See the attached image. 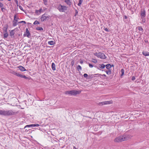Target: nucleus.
Segmentation results:
<instances>
[{
    "mask_svg": "<svg viewBox=\"0 0 149 149\" xmlns=\"http://www.w3.org/2000/svg\"><path fill=\"white\" fill-rule=\"evenodd\" d=\"M18 68L22 71H24L26 70L22 66H19Z\"/></svg>",
    "mask_w": 149,
    "mask_h": 149,
    "instance_id": "17",
    "label": "nucleus"
},
{
    "mask_svg": "<svg viewBox=\"0 0 149 149\" xmlns=\"http://www.w3.org/2000/svg\"><path fill=\"white\" fill-rule=\"evenodd\" d=\"M99 67L102 69H103L105 68V65L103 64H99Z\"/></svg>",
    "mask_w": 149,
    "mask_h": 149,
    "instance_id": "22",
    "label": "nucleus"
},
{
    "mask_svg": "<svg viewBox=\"0 0 149 149\" xmlns=\"http://www.w3.org/2000/svg\"><path fill=\"white\" fill-rule=\"evenodd\" d=\"M92 60V61L94 63H97V60L96 59L93 58Z\"/></svg>",
    "mask_w": 149,
    "mask_h": 149,
    "instance_id": "33",
    "label": "nucleus"
},
{
    "mask_svg": "<svg viewBox=\"0 0 149 149\" xmlns=\"http://www.w3.org/2000/svg\"><path fill=\"white\" fill-rule=\"evenodd\" d=\"M143 55L145 56H149V52L146 51H143L142 52Z\"/></svg>",
    "mask_w": 149,
    "mask_h": 149,
    "instance_id": "18",
    "label": "nucleus"
},
{
    "mask_svg": "<svg viewBox=\"0 0 149 149\" xmlns=\"http://www.w3.org/2000/svg\"><path fill=\"white\" fill-rule=\"evenodd\" d=\"M45 14H43L41 17V19L42 21H44L47 18H49L50 16H46L45 15Z\"/></svg>",
    "mask_w": 149,
    "mask_h": 149,
    "instance_id": "9",
    "label": "nucleus"
},
{
    "mask_svg": "<svg viewBox=\"0 0 149 149\" xmlns=\"http://www.w3.org/2000/svg\"><path fill=\"white\" fill-rule=\"evenodd\" d=\"M26 34L24 33V36H26L28 37L29 38L30 36V33L29 32V30L27 28H26Z\"/></svg>",
    "mask_w": 149,
    "mask_h": 149,
    "instance_id": "12",
    "label": "nucleus"
},
{
    "mask_svg": "<svg viewBox=\"0 0 149 149\" xmlns=\"http://www.w3.org/2000/svg\"><path fill=\"white\" fill-rule=\"evenodd\" d=\"M89 66L91 68H93V65L90 63H89Z\"/></svg>",
    "mask_w": 149,
    "mask_h": 149,
    "instance_id": "38",
    "label": "nucleus"
},
{
    "mask_svg": "<svg viewBox=\"0 0 149 149\" xmlns=\"http://www.w3.org/2000/svg\"><path fill=\"white\" fill-rule=\"evenodd\" d=\"M43 1L45 5H47V0H43Z\"/></svg>",
    "mask_w": 149,
    "mask_h": 149,
    "instance_id": "35",
    "label": "nucleus"
},
{
    "mask_svg": "<svg viewBox=\"0 0 149 149\" xmlns=\"http://www.w3.org/2000/svg\"><path fill=\"white\" fill-rule=\"evenodd\" d=\"M84 77L85 78H88V75L86 73H85L84 74Z\"/></svg>",
    "mask_w": 149,
    "mask_h": 149,
    "instance_id": "34",
    "label": "nucleus"
},
{
    "mask_svg": "<svg viewBox=\"0 0 149 149\" xmlns=\"http://www.w3.org/2000/svg\"><path fill=\"white\" fill-rule=\"evenodd\" d=\"M35 13L36 14L38 15H39L40 14L38 10H36Z\"/></svg>",
    "mask_w": 149,
    "mask_h": 149,
    "instance_id": "32",
    "label": "nucleus"
},
{
    "mask_svg": "<svg viewBox=\"0 0 149 149\" xmlns=\"http://www.w3.org/2000/svg\"><path fill=\"white\" fill-rule=\"evenodd\" d=\"M16 15H14V19L13 21V26H16L17 24V22L18 20L16 19Z\"/></svg>",
    "mask_w": 149,
    "mask_h": 149,
    "instance_id": "10",
    "label": "nucleus"
},
{
    "mask_svg": "<svg viewBox=\"0 0 149 149\" xmlns=\"http://www.w3.org/2000/svg\"><path fill=\"white\" fill-rule=\"evenodd\" d=\"M145 19H143L142 20V22H145Z\"/></svg>",
    "mask_w": 149,
    "mask_h": 149,
    "instance_id": "50",
    "label": "nucleus"
},
{
    "mask_svg": "<svg viewBox=\"0 0 149 149\" xmlns=\"http://www.w3.org/2000/svg\"><path fill=\"white\" fill-rule=\"evenodd\" d=\"M94 54L95 56H96L98 58L102 59H104L107 58L104 54L102 52L95 53H94Z\"/></svg>",
    "mask_w": 149,
    "mask_h": 149,
    "instance_id": "4",
    "label": "nucleus"
},
{
    "mask_svg": "<svg viewBox=\"0 0 149 149\" xmlns=\"http://www.w3.org/2000/svg\"><path fill=\"white\" fill-rule=\"evenodd\" d=\"M97 69L100 70H101V69L99 68H97Z\"/></svg>",
    "mask_w": 149,
    "mask_h": 149,
    "instance_id": "54",
    "label": "nucleus"
},
{
    "mask_svg": "<svg viewBox=\"0 0 149 149\" xmlns=\"http://www.w3.org/2000/svg\"><path fill=\"white\" fill-rule=\"evenodd\" d=\"M71 64L72 66H73L74 65V61H71Z\"/></svg>",
    "mask_w": 149,
    "mask_h": 149,
    "instance_id": "39",
    "label": "nucleus"
},
{
    "mask_svg": "<svg viewBox=\"0 0 149 149\" xmlns=\"http://www.w3.org/2000/svg\"><path fill=\"white\" fill-rule=\"evenodd\" d=\"M106 68L108 70H110V68H111L112 66L110 64H107L105 66Z\"/></svg>",
    "mask_w": 149,
    "mask_h": 149,
    "instance_id": "19",
    "label": "nucleus"
},
{
    "mask_svg": "<svg viewBox=\"0 0 149 149\" xmlns=\"http://www.w3.org/2000/svg\"><path fill=\"white\" fill-rule=\"evenodd\" d=\"M1 10L2 12H4L5 10V9L3 7L1 8Z\"/></svg>",
    "mask_w": 149,
    "mask_h": 149,
    "instance_id": "41",
    "label": "nucleus"
},
{
    "mask_svg": "<svg viewBox=\"0 0 149 149\" xmlns=\"http://www.w3.org/2000/svg\"><path fill=\"white\" fill-rule=\"evenodd\" d=\"M40 126L38 124H31L30 125H26L24 128H25L26 127H33L36 126Z\"/></svg>",
    "mask_w": 149,
    "mask_h": 149,
    "instance_id": "11",
    "label": "nucleus"
},
{
    "mask_svg": "<svg viewBox=\"0 0 149 149\" xmlns=\"http://www.w3.org/2000/svg\"><path fill=\"white\" fill-rule=\"evenodd\" d=\"M127 17L126 15H125L124 18L125 19H127Z\"/></svg>",
    "mask_w": 149,
    "mask_h": 149,
    "instance_id": "47",
    "label": "nucleus"
},
{
    "mask_svg": "<svg viewBox=\"0 0 149 149\" xmlns=\"http://www.w3.org/2000/svg\"><path fill=\"white\" fill-rule=\"evenodd\" d=\"M3 4L1 3H0V7L1 8L3 7Z\"/></svg>",
    "mask_w": 149,
    "mask_h": 149,
    "instance_id": "43",
    "label": "nucleus"
},
{
    "mask_svg": "<svg viewBox=\"0 0 149 149\" xmlns=\"http://www.w3.org/2000/svg\"><path fill=\"white\" fill-rule=\"evenodd\" d=\"M121 76H122L124 74V70L123 69L121 70Z\"/></svg>",
    "mask_w": 149,
    "mask_h": 149,
    "instance_id": "29",
    "label": "nucleus"
},
{
    "mask_svg": "<svg viewBox=\"0 0 149 149\" xmlns=\"http://www.w3.org/2000/svg\"><path fill=\"white\" fill-rule=\"evenodd\" d=\"M138 29L139 31H142V32L143 31V28L141 26H138Z\"/></svg>",
    "mask_w": 149,
    "mask_h": 149,
    "instance_id": "27",
    "label": "nucleus"
},
{
    "mask_svg": "<svg viewBox=\"0 0 149 149\" xmlns=\"http://www.w3.org/2000/svg\"><path fill=\"white\" fill-rule=\"evenodd\" d=\"M132 81H134V80H135V77H134V76H133L132 77Z\"/></svg>",
    "mask_w": 149,
    "mask_h": 149,
    "instance_id": "40",
    "label": "nucleus"
},
{
    "mask_svg": "<svg viewBox=\"0 0 149 149\" xmlns=\"http://www.w3.org/2000/svg\"><path fill=\"white\" fill-rule=\"evenodd\" d=\"M83 1V0H79V2L78 4V6H80Z\"/></svg>",
    "mask_w": 149,
    "mask_h": 149,
    "instance_id": "31",
    "label": "nucleus"
},
{
    "mask_svg": "<svg viewBox=\"0 0 149 149\" xmlns=\"http://www.w3.org/2000/svg\"><path fill=\"white\" fill-rule=\"evenodd\" d=\"M57 9L60 12H65L67 10V7L60 4L58 6Z\"/></svg>",
    "mask_w": 149,
    "mask_h": 149,
    "instance_id": "2",
    "label": "nucleus"
},
{
    "mask_svg": "<svg viewBox=\"0 0 149 149\" xmlns=\"http://www.w3.org/2000/svg\"><path fill=\"white\" fill-rule=\"evenodd\" d=\"M112 66H113V65H112Z\"/></svg>",
    "mask_w": 149,
    "mask_h": 149,
    "instance_id": "57",
    "label": "nucleus"
},
{
    "mask_svg": "<svg viewBox=\"0 0 149 149\" xmlns=\"http://www.w3.org/2000/svg\"><path fill=\"white\" fill-rule=\"evenodd\" d=\"M77 69L78 71H79L81 70L82 68L80 65H78L77 67Z\"/></svg>",
    "mask_w": 149,
    "mask_h": 149,
    "instance_id": "23",
    "label": "nucleus"
},
{
    "mask_svg": "<svg viewBox=\"0 0 149 149\" xmlns=\"http://www.w3.org/2000/svg\"><path fill=\"white\" fill-rule=\"evenodd\" d=\"M23 23L24 24L26 23V22L25 21H22L18 22V23Z\"/></svg>",
    "mask_w": 149,
    "mask_h": 149,
    "instance_id": "36",
    "label": "nucleus"
},
{
    "mask_svg": "<svg viewBox=\"0 0 149 149\" xmlns=\"http://www.w3.org/2000/svg\"><path fill=\"white\" fill-rule=\"evenodd\" d=\"M36 29L37 30H39L40 31H43V29L42 28L40 27H38L36 28Z\"/></svg>",
    "mask_w": 149,
    "mask_h": 149,
    "instance_id": "25",
    "label": "nucleus"
},
{
    "mask_svg": "<svg viewBox=\"0 0 149 149\" xmlns=\"http://www.w3.org/2000/svg\"><path fill=\"white\" fill-rule=\"evenodd\" d=\"M1 1H3V0H0Z\"/></svg>",
    "mask_w": 149,
    "mask_h": 149,
    "instance_id": "55",
    "label": "nucleus"
},
{
    "mask_svg": "<svg viewBox=\"0 0 149 149\" xmlns=\"http://www.w3.org/2000/svg\"><path fill=\"white\" fill-rule=\"evenodd\" d=\"M8 28V25L7 24H6L4 26L3 30L4 31V32H7V29Z\"/></svg>",
    "mask_w": 149,
    "mask_h": 149,
    "instance_id": "15",
    "label": "nucleus"
},
{
    "mask_svg": "<svg viewBox=\"0 0 149 149\" xmlns=\"http://www.w3.org/2000/svg\"><path fill=\"white\" fill-rule=\"evenodd\" d=\"M14 30H15V29L12 30L10 31V36L12 38H14L15 37V36H14V34H15V33L14 32Z\"/></svg>",
    "mask_w": 149,
    "mask_h": 149,
    "instance_id": "16",
    "label": "nucleus"
},
{
    "mask_svg": "<svg viewBox=\"0 0 149 149\" xmlns=\"http://www.w3.org/2000/svg\"><path fill=\"white\" fill-rule=\"evenodd\" d=\"M130 139V136L128 135H124L116 138L114 140L115 142H120L124 141H127Z\"/></svg>",
    "mask_w": 149,
    "mask_h": 149,
    "instance_id": "1",
    "label": "nucleus"
},
{
    "mask_svg": "<svg viewBox=\"0 0 149 149\" xmlns=\"http://www.w3.org/2000/svg\"><path fill=\"white\" fill-rule=\"evenodd\" d=\"M73 149H77L74 146Z\"/></svg>",
    "mask_w": 149,
    "mask_h": 149,
    "instance_id": "53",
    "label": "nucleus"
},
{
    "mask_svg": "<svg viewBox=\"0 0 149 149\" xmlns=\"http://www.w3.org/2000/svg\"><path fill=\"white\" fill-rule=\"evenodd\" d=\"M19 8L21 10L24 11V10H23V8H22V7L21 6H19Z\"/></svg>",
    "mask_w": 149,
    "mask_h": 149,
    "instance_id": "37",
    "label": "nucleus"
},
{
    "mask_svg": "<svg viewBox=\"0 0 149 149\" xmlns=\"http://www.w3.org/2000/svg\"><path fill=\"white\" fill-rule=\"evenodd\" d=\"M141 18L143 19L146 16V11L144 9H141Z\"/></svg>",
    "mask_w": 149,
    "mask_h": 149,
    "instance_id": "7",
    "label": "nucleus"
},
{
    "mask_svg": "<svg viewBox=\"0 0 149 149\" xmlns=\"http://www.w3.org/2000/svg\"><path fill=\"white\" fill-rule=\"evenodd\" d=\"M93 77V75H88V78L87 79H92Z\"/></svg>",
    "mask_w": 149,
    "mask_h": 149,
    "instance_id": "28",
    "label": "nucleus"
},
{
    "mask_svg": "<svg viewBox=\"0 0 149 149\" xmlns=\"http://www.w3.org/2000/svg\"><path fill=\"white\" fill-rule=\"evenodd\" d=\"M15 75L21 78H23L25 79H28V78L27 77H26L25 75L19 74L18 73L16 72Z\"/></svg>",
    "mask_w": 149,
    "mask_h": 149,
    "instance_id": "8",
    "label": "nucleus"
},
{
    "mask_svg": "<svg viewBox=\"0 0 149 149\" xmlns=\"http://www.w3.org/2000/svg\"><path fill=\"white\" fill-rule=\"evenodd\" d=\"M61 1H64V2H65L69 6L71 5L72 3L71 2L70 0H61Z\"/></svg>",
    "mask_w": 149,
    "mask_h": 149,
    "instance_id": "14",
    "label": "nucleus"
},
{
    "mask_svg": "<svg viewBox=\"0 0 149 149\" xmlns=\"http://www.w3.org/2000/svg\"><path fill=\"white\" fill-rule=\"evenodd\" d=\"M56 66L54 63H53L52 64V68L53 70H56Z\"/></svg>",
    "mask_w": 149,
    "mask_h": 149,
    "instance_id": "20",
    "label": "nucleus"
},
{
    "mask_svg": "<svg viewBox=\"0 0 149 149\" xmlns=\"http://www.w3.org/2000/svg\"><path fill=\"white\" fill-rule=\"evenodd\" d=\"M105 30L107 32L109 31V30L107 28H105Z\"/></svg>",
    "mask_w": 149,
    "mask_h": 149,
    "instance_id": "46",
    "label": "nucleus"
},
{
    "mask_svg": "<svg viewBox=\"0 0 149 149\" xmlns=\"http://www.w3.org/2000/svg\"><path fill=\"white\" fill-rule=\"evenodd\" d=\"M101 75L102 76H104V77H106V75L105 74H102V75H101V74H95V75Z\"/></svg>",
    "mask_w": 149,
    "mask_h": 149,
    "instance_id": "42",
    "label": "nucleus"
},
{
    "mask_svg": "<svg viewBox=\"0 0 149 149\" xmlns=\"http://www.w3.org/2000/svg\"><path fill=\"white\" fill-rule=\"evenodd\" d=\"M8 1H10L11 0H8Z\"/></svg>",
    "mask_w": 149,
    "mask_h": 149,
    "instance_id": "56",
    "label": "nucleus"
},
{
    "mask_svg": "<svg viewBox=\"0 0 149 149\" xmlns=\"http://www.w3.org/2000/svg\"><path fill=\"white\" fill-rule=\"evenodd\" d=\"M16 72L13 71L11 73L12 74H13L15 75V73H16Z\"/></svg>",
    "mask_w": 149,
    "mask_h": 149,
    "instance_id": "45",
    "label": "nucleus"
},
{
    "mask_svg": "<svg viewBox=\"0 0 149 149\" xmlns=\"http://www.w3.org/2000/svg\"><path fill=\"white\" fill-rule=\"evenodd\" d=\"M6 110H0V115L6 116Z\"/></svg>",
    "mask_w": 149,
    "mask_h": 149,
    "instance_id": "13",
    "label": "nucleus"
},
{
    "mask_svg": "<svg viewBox=\"0 0 149 149\" xmlns=\"http://www.w3.org/2000/svg\"><path fill=\"white\" fill-rule=\"evenodd\" d=\"M6 116H12L16 114V112H14L12 110H6Z\"/></svg>",
    "mask_w": 149,
    "mask_h": 149,
    "instance_id": "5",
    "label": "nucleus"
},
{
    "mask_svg": "<svg viewBox=\"0 0 149 149\" xmlns=\"http://www.w3.org/2000/svg\"><path fill=\"white\" fill-rule=\"evenodd\" d=\"M81 93V91L77 90H72L66 91L65 92L66 94H70L72 95H76L79 94Z\"/></svg>",
    "mask_w": 149,
    "mask_h": 149,
    "instance_id": "3",
    "label": "nucleus"
},
{
    "mask_svg": "<svg viewBox=\"0 0 149 149\" xmlns=\"http://www.w3.org/2000/svg\"><path fill=\"white\" fill-rule=\"evenodd\" d=\"M55 43V42L53 41H49L48 42V44L51 45H54Z\"/></svg>",
    "mask_w": 149,
    "mask_h": 149,
    "instance_id": "21",
    "label": "nucleus"
},
{
    "mask_svg": "<svg viewBox=\"0 0 149 149\" xmlns=\"http://www.w3.org/2000/svg\"><path fill=\"white\" fill-rule=\"evenodd\" d=\"M42 8H41L40 9H39V10H38V11H39V12L40 13H41L42 11Z\"/></svg>",
    "mask_w": 149,
    "mask_h": 149,
    "instance_id": "44",
    "label": "nucleus"
},
{
    "mask_svg": "<svg viewBox=\"0 0 149 149\" xmlns=\"http://www.w3.org/2000/svg\"><path fill=\"white\" fill-rule=\"evenodd\" d=\"M16 3L17 4V6H18V1L17 0H16V1H15Z\"/></svg>",
    "mask_w": 149,
    "mask_h": 149,
    "instance_id": "49",
    "label": "nucleus"
},
{
    "mask_svg": "<svg viewBox=\"0 0 149 149\" xmlns=\"http://www.w3.org/2000/svg\"><path fill=\"white\" fill-rule=\"evenodd\" d=\"M80 63L81 64H82V63H83V61L82 60H81V61H80Z\"/></svg>",
    "mask_w": 149,
    "mask_h": 149,
    "instance_id": "51",
    "label": "nucleus"
},
{
    "mask_svg": "<svg viewBox=\"0 0 149 149\" xmlns=\"http://www.w3.org/2000/svg\"><path fill=\"white\" fill-rule=\"evenodd\" d=\"M19 19V18H16V19L17 20H18V19Z\"/></svg>",
    "mask_w": 149,
    "mask_h": 149,
    "instance_id": "52",
    "label": "nucleus"
},
{
    "mask_svg": "<svg viewBox=\"0 0 149 149\" xmlns=\"http://www.w3.org/2000/svg\"><path fill=\"white\" fill-rule=\"evenodd\" d=\"M40 24V23L37 20L35 21L33 23V24L34 25L38 24Z\"/></svg>",
    "mask_w": 149,
    "mask_h": 149,
    "instance_id": "30",
    "label": "nucleus"
},
{
    "mask_svg": "<svg viewBox=\"0 0 149 149\" xmlns=\"http://www.w3.org/2000/svg\"><path fill=\"white\" fill-rule=\"evenodd\" d=\"M3 37L4 38H6L8 36V33L7 32H4Z\"/></svg>",
    "mask_w": 149,
    "mask_h": 149,
    "instance_id": "24",
    "label": "nucleus"
},
{
    "mask_svg": "<svg viewBox=\"0 0 149 149\" xmlns=\"http://www.w3.org/2000/svg\"><path fill=\"white\" fill-rule=\"evenodd\" d=\"M106 72L107 74H111V70H108V71H106Z\"/></svg>",
    "mask_w": 149,
    "mask_h": 149,
    "instance_id": "26",
    "label": "nucleus"
},
{
    "mask_svg": "<svg viewBox=\"0 0 149 149\" xmlns=\"http://www.w3.org/2000/svg\"><path fill=\"white\" fill-rule=\"evenodd\" d=\"M112 102L110 101H105L104 102H100L99 103V105L100 106H102L103 105L108 104H111Z\"/></svg>",
    "mask_w": 149,
    "mask_h": 149,
    "instance_id": "6",
    "label": "nucleus"
},
{
    "mask_svg": "<svg viewBox=\"0 0 149 149\" xmlns=\"http://www.w3.org/2000/svg\"><path fill=\"white\" fill-rule=\"evenodd\" d=\"M75 11H76V14H75V16L78 13V11H77V10H75Z\"/></svg>",
    "mask_w": 149,
    "mask_h": 149,
    "instance_id": "48",
    "label": "nucleus"
}]
</instances>
